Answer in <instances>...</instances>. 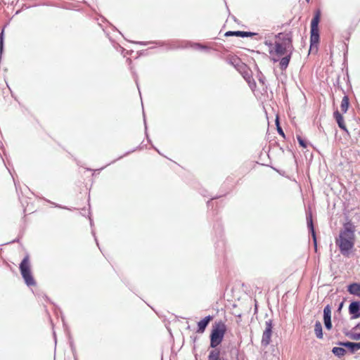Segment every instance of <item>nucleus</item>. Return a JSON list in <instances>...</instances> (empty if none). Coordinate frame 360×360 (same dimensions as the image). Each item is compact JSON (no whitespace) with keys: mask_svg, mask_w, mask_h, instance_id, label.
I'll return each instance as SVG.
<instances>
[{"mask_svg":"<svg viewBox=\"0 0 360 360\" xmlns=\"http://www.w3.org/2000/svg\"><path fill=\"white\" fill-rule=\"evenodd\" d=\"M294 51L293 46H286L275 43L273 50H269L271 61L274 63H278L281 71H285L290 62Z\"/></svg>","mask_w":360,"mask_h":360,"instance_id":"f257e3e1","label":"nucleus"},{"mask_svg":"<svg viewBox=\"0 0 360 360\" xmlns=\"http://www.w3.org/2000/svg\"><path fill=\"white\" fill-rule=\"evenodd\" d=\"M227 330L228 326L221 319L212 323L209 335V349H211L210 350H217L219 352H221L219 346L223 342Z\"/></svg>","mask_w":360,"mask_h":360,"instance_id":"f03ea898","label":"nucleus"},{"mask_svg":"<svg viewBox=\"0 0 360 360\" xmlns=\"http://www.w3.org/2000/svg\"><path fill=\"white\" fill-rule=\"evenodd\" d=\"M355 236L354 228L351 225L345 226L337 239V245L339 246L341 253L348 256L350 250L354 245Z\"/></svg>","mask_w":360,"mask_h":360,"instance_id":"7ed1b4c3","label":"nucleus"},{"mask_svg":"<svg viewBox=\"0 0 360 360\" xmlns=\"http://www.w3.org/2000/svg\"><path fill=\"white\" fill-rule=\"evenodd\" d=\"M213 231L217 239L214 242L215 254L218 257H224L226 253V242L224 238V226L221 220L219 218L214 221Z\"/></svg>","mask_w":360,"mask_h":360,"instance_id":"20e7f679","label":"nucleus"},{"mask_svg":"<svg viewBox=\"0 0 360 360\" xmlns=\"http://www.w3.org/2000/svg\"><path fill=\"white\" fill-rule=\"evenodd\" d=\"M19 270L24 283L27 287L30 288L37 285V281L32 271L30 258L28 253L24 256L19 264Z\"/></svg>","mask_w":360,"mask_h":360,"instance_id":"39448f33","label":"nucleus"},{"mask_svg":"<svg viewBox=\"0 0 360 360\" xmlns=\"http://www.w3.org/2000/svg\"><path fill=\"white\" fill-rule=\"evenodd\" d=\"M169 46L168 49H186L188 47L193 48L196 50L201 51L208 52L210 48L207 46L203 45L199 42H193L189 40H180L176 39L172 40L169 43Z\"/></svg>","mask_w":360,"mask_h":360,"instance_id":"423d86ee","label":"nucleus"},{"mask_svg":"<svg viewBox=\"0 0 360 360\" xmlns=\"http://www.w3.org/2000/svg\"><path fill=\"white\" fill-rule=\"evenodd\" d=\"M307 225L309 229V243L311 245V248L315 250V226L313 223L312 219V209L311 204H309L307 207H305Z\"/></svg>","mask_w":360,"mask_h":360,"instance_id":"0eeeda50","label":"nucleus"},{"mask_svg":"<svg viewBox=\"0 0 360 360\" xmlns=\"http://www.w3.org/2000/svg\"><path fill=\"white\" fill-rule=\"evenodd\" d=\"M274 321L273 319H269L265 322V328L263 330L261 345L262 347H266L271 342V338L274 330Z\"/></svg>","mask_w":360,"mask_h":360,"instance_id":"6e6552de","label":"nucleus"},{"mask_svg":"<svg viewBox=\"0 0 360 360\" xmlns=\"http://www.w3.org/2000/svg\"><path fill=\"white\" fill-rule=\"evenodd\" d=\"M245 81L248 83L250 89L255 91L257 87V83L252 77V73L250 68L246 65V69H242L239 72Z\"/></svg>","mask_w":360,"mask_h":360,"instance_id":"1a4fd4ad","label":"nucleus"},{"mask_svg":"<svg viewBox=\"0 0 360 360\" xmlns=\"http://www.w3.org/2000/svg\"><path fill=\"white\" fill-rule=\"evenodd\" d=\"M276 41L275 43L283 45L293 46L292 44V33L291 31L288 32H279L275 35Z\"/></svg>","mask_w":360,"mask_h":360,"instance_id":"9d476101","label":"nucleus"},{"mask_svg":"<svg viewBox=\"0 0 360 360\" xmlns=\"http://www.w3.org/2000/svg\"><path fill=\"white\" fill-rule=\"evenodd\" d=\"M315 49V10L311 12V18L310 21V39L309 49L310 53H314Z\"/></svg>","mask_w":360,"mask_h":360,"instance_id":"9b49d317","label":"nucleus"},{"mask_svg":"<svg viewBox=\"0 0 360 360\" xmlns=\"http://www.w3.org/2000/svg\"><path fill=\"white\" fill-rule=\"evenodd\" d=\"M224 37H238L241 38L245 37H253L255 36H258L259 33L251 32V31H242V30H229L224 33Z\"/></svg>","mask_w":360,"mask_h":360,"instance_id":"f8f14e48","label":"nucleus"},{"mask_svg":"<svg viewBox=\"0 0 360 360\" xmlns=\"http://www.w3.org/2000/svg\"><path fill=\"white\" fill-rule=\"evenodd\" d=\"M312 323L313 321H311V323L309 326H305L304 329L306 344L308 347L311 348L313 347L315 342V339L313 337V333H315V324L313 325Z\"/></svg>","mask_w":360,"mask_h":360,"instance_id":"ddd939ff","label":"nucleus"},{"mask_svg":"<svg viewBox=\"0 0 360 360\" xmlns=\"http://www.w3.org/2000/svg\"><path fill=\"white\" fill-rule=\"evenodd\" d=\"M214 319L213 315H207L197 322L196 333L202 334L205 333L210 321Z\"/></svg>","mask_w":360,"mask_h":360,"instance_id":"4468645a","label":"nucleus"},{"mask_svg":"<svg viewBox=\"0 0 360 360\" xmlns=\"http://www.w3.org/2000/svg\"><path fill=\"white\" fill-rule=\"evenodd\" d=\"M226 62L233 66L238 72L240 70L246 69V65L243 63L240 59L236 56H229L226 58Z\"/></svg>","mask_w":360,"mask_h":360,"instance_id":"2eb2a0df","label":"nucleus"},{"mask_svg":"<svg viewBox=\"0 0 360 360\" xmlns=\"http://www.w3.org/2000/svg\"><path fill=\"white\" fill-rule=\"evenodd\" d=\"M43 298L47 302H49L50 304H53V310H54V313L56 314V316H60L61 317V321L63 322V327L65 328H68V324L67 323L65 322V316L63 315V312L62 311V309L60 308V307L58 305H57L55 302H53L49 297L46 294H44L43 295Z\"/></svg>","mask_w":360,"mask_h":360,"instance_id":"dca6fc26","label":"nucleus"},{"mask_svg":"<svg viewBox=\"0 0 360 360\" xmlns=\"http://www.w3.org/2000/svg\"><path fill=\"white\" fill-rule=\"evenodd\" d=\"M171 41H130L131 43L139 44L141 46H147L148 44H155L157 46H167V50L168 51V48L169 46V43L171 42Z\"/></svg>","mask_w":360,"mask_h":360,"instance_id":"f3484780","label":"nucleus"},{"mask_svg":"<svg viewBox=\"0 0 360 360\" xmlns=\"http://www.w3.org/2000/svg\"><path fill=\"white\" fill-rule=\"evenodd\" d=\"M349 312L352 315V319H356L360 317V302H352L349 306Z\"/></svg>","mask_w":360,"mask_h":360,"instance_id":"a211bd4d","label":"nucleus"},{"mask_svg":"<svg viewBox=\"0 0 360 360\" xmlns=\"http://www.w3.org/2000/svg\"><path fill=\"white\" fill-rule=\"evenodd\" d=\"M331 309L330 307L328 305L324 308L323 310V319H324V324L327 329L330 330L332 328V323H331Z\"/></svg>","mask_w":360,"mask_h":360,"instance_id":"6ab92c4d","label":"nucleus"},{"mask_svg":"<svg viewBox=\"0 0 360 360\" xmlns=\"http://www.w3.org/2000/svg\"><path fill=\"white\" fill-rule=\"evenodd\" d=\"M144 147H145V148H146V145H143V142H142V143H141L139 146H138L137 147H136V148H133V149H131V150H129V151H127L124 155H120V157H118L117 159H115V160H112L111 162H110V163L107 164L106 165H105V166L102 167L101 168H100V169H98V172H101V170H103L104 168H105L107 166L110 165V164L115 163L117 160L122 159V158H124V156H127V155H129V154H131V153H134V152H135V151H136V150H141V149H143Z\"/></svg>","mask_w":360,"mask_h":360,"instance_id":"aec40b11","label":"nucleus"},{"mask_svg":"<svg viewBox=\"0 0 360 360\" xmlns=\"http://www.w3.org/2000/svg\"><path fill=\"white\" fill-rule=\"evenodd\" d=\"M8 23H6L1 29L0 32V60L2 58V56L4 53L5 47V29L8 26Z\"/></svg>","mask_w":360,"mask_h":360,"instance_id":"412c9836","label":"nucleus"},{"mask_svg":"<svg viewBox=\"0 0 360 360\" xmlns=\"http://www.w3.org/2000/svg\"><path fill=\"white\" fill-rule=\"evenodd\" d=\"M296 138L300 147L302 148L303 150L307 149L309 146L315 149L314 145L311 143H310L304 136H302L300 134H297Z\"/></svg>","mask_w":360,"mask_h":360,"instance_id":"4be33fe9","label":"nucleus"},{"mask_svg":"<svg viewBox=\"0 0 360 360\" xmlns=\"http://www.w3.org/2000/svg\"><path fill=\"white\" fill-rule=\"evenodd\" d=\"M221 352H219L217 350H209L207 360H227L221 356Z\"/></svg>","mask_w":360,"mask_h":360,"instance_id":"5701e85b","label":"nucleus"},{"mask_svg":"<svg viewBox=\"0 0 360 360\" xmlns=\"http://www.w3.org/2000/svg\"><path fill=\"white\" fill-rule=\"evenodd\" d=\"M347 290L350 294L360 297V283H354L349 285Z\"/></svg>","mask_w":360,"mask_h":360,"instance_id":"b1692460","label":"nucleus"},{"mask_svg":"<svg viewBox=\"0 0 360 360\" xmlns=\"http://www.w3.org/2000/svg\"><path fill=\"white\" fill-rule=\"evenodd\" d=\"M341 346H344L347 347L350 349L352 352H354L359 349H360V342H339L338 343Z\"/></svg>","mask_w":360,"mask_h":360,"instance_id":"393cba45","label":"nucleus"},{"mask_svg":"<svg viewBox=\"0 0 360 360\" xmlns=\"http://www.w3.org/2000/svg\"><path fill=\"white\" fill-rule=\"evenodd\" d=\"M142 108H143V105H142ZM143 124H144V134H145V136H146V139L147 140V142L150 144V148H152V144H153V143L152 140L150 139V138L149 136V134H148V126H147L146 117V114H145V112H144L143 109Z\"/></svg>","mask_w":360,"mask_h":360,"instance_id":"a878e982","label":"nucleus"},{"mask_svg":"<svg viewBox=\"0 0 360 360\" xmlns=\"http://www.w3.org/2000/svg\"><path fill=\"white\" fill-rule=\"evenodd\" d=\"M63 328H64L65 331L68 333V338H69V342H70V347L71 352L72 353L73 357H75V355H77V354L76 348H75L73 340L72 338V336H71V334H70V332L69 330V327L68 326V328H65V327H63Z\"/></svg>","mask_w":360,"mask_h":360,"instance_id":"bb28decb","label":"nucleus"},{"mask_svg":"<svg viewBox=\"0 0 360 360\" xmlns=\"http://www.w3.org/2000/svg\"><path fill=\"white\" fill-rule=\"evenodd\" d=\"M256 68H257V78L259 84L266 89L267 86H266V77L264 75V74L262 72V71L259 70V68L257 66V65H256Z\"/></svg>","mask_w":360,"mask_h":360,"instance_id":"cd10ccee","label":"nucleus"},{"mask_svg":"<svg viewBox=\"0 0 360 360\" xmlns=\"http://www.w3.org/2000/svg\"><path fill=\"white\" fill-rule=\"evenodd\" d=\"M42 199L44 201L47 202L48 203H50L51 205H52L54 207H57V208H60V209H63V210H70V211L75 210V207H69L68 206L62 205L60 204L54 202H53V201H51V200H50L49 199L45 198H43Z\"/></svg>","mask_w":360,"mask_h":360,"instance_id":"c85d7f7f","label":"nucleus"},{"mask_svg":"<svg viewBox=\"0 0 360 360\" xmlns=\"http://www.w3.org/2000/svg\"><path fill=\"white\" fill-rule=\"evenodd\" d=\"M227 195V193H225V194H220V195H214V196H211V198L207 201L206 204H207V207L208 209H213L214 208V203H213V200H217V199H219L224 196H226Z\"/></svg>","mask_w":360,"mask_h":360,"instance_id":"c756f323","label":"nucleus"},{"mask_svg":"<svg viewBox=\"0 0 360 360\" xmlns=\"http://www.w3.org/2000/svg\"><path fill=\"white\" fill-rule=\"evenodd\" d=\"M275 124H276V130H277V132L278 134L281 136L283 137V139H286V136H285V134L281 126V124H280V120H279V118L278 117H276L275 119Z\"/></svg>","mask_w":360,"mask_h":360,"instance_id":"7c9ffc66","label":"nucleus"},{"mask_svg":"<svg viewBox=\"0 0 360 360\" xmlns=\"http://www.w3.org/2000/svg\"><path fill=\"white\" fill-rule=\"evenodd\" d=\"M334 115H335V119L337 120V122H338L339 127L340 128L345 129V125L344 124L342 116L340 115V113L339 112H335L334 113Z\"/></svg>","mask_w":360,"mask_h":360,"instance_id":"2f4dec72","label":"nucleus"},{"mask_svg":"<svg viewBox=\"0 0 360 360\" xmlns=\"http://www.w3.org/2000/svg\"><path fill=\"white\" fill-rule=\"evenodd\" d=\"M332 352L335 356H338L339 357L344 356L346 353L345 349L339 347H333Z\"/></svg>","mask_w":360,"mask_h":360,"instance_id":"473e14b6","label":"nucleus"},{"mask_svg":"<svg viewBox=\"0 0 360 360\" xmlns=\"http://www.w3.org/2000/svg\"><path fill=\"white\" fill-rule=\"evenodd\" d=\"M348 107H349V99H348L347 96H344L342 98V100L341 102V105H340L341 110L343 112H346L348 109Z\"/></svg>","mask_w":360,"mask_h":360,"instance_id":"72a5a7b5","label":"nucleus"},{"mask_svg":"<svg viewBox=\"0 0 360 360\" xmlns=\"http://www.w3.org/2000/svg\"><path fill=\"white\" fill-rule=\"evenodd\" d=\"M304 153V156L307 160V164L311 165L313 161V153L309 152V150H306L305 151H303Z\"/></svg>","mask_w":360,"mask_h":360,"instance_id":"f704fd0d","label":"nucleus"},{"mask_svg":"<svg viewBox=\"0 0 360 360\" xmlns=\"http://www.w3.org/2000/svg\"><path fill=\"white\" fill-rule=\"evenodd\" d=\"M316 336L321 338L323 337L322 327L320 323H316Z\"/></svg>","mask_w":360,"mask_h":360,"instance_id":"c9c22d12","label":"nucleus"},{"mask_svg":"<svg viewBox=\"0 0 360 360\" xmlns=\"http://www.w3.org/2000/svg\"><path fill=\"white\" fill-rule=\"evenodd\" d=\"M120 49H121V53L123 55L124 57H126L128 55H131L133 53V51H128L125 49L122 48V46H119Z\"/></svg>","mask_w":360,"mask_h":360,"instance_id":"e433bc0d","label":"nucleus"},{"mask_svg":"<svg viewBox=\"0 0 360 360\" xmlns=\"http://www.w3.org/2000/svg\"><path fill=\"white\" fill-rule=\"evenodd\" d=\"M264 44L269 47V50H273L275 43H273L271 40H265Z\"/></svg>","mask_w":360,"mask_h":360,"instance_id":"4c0bfd02","label":"nucleus"},{"mask_svg":"<svg viewBox=\"0 0 360 360\" xmlns=\"http://www.w3.org/2000/svg\"><path fill=\"white\" fill-rule=\"evenodd\" d=\"M22 237V234H19L18 236V237L15 238V239H13V240L10 241V242H7L6 243H4L3 245L19 243Z\"/></svg>","mask_w":360,"mask_h":360,"instance_id":"58836bf2","label":"nucleus"},{"mask_svg":"<svg viewBox=\"0 0 360 360\" xmlns=\"http://www.w3.org/2000/svg\"><path fill=\"white\" fill-rule=\"evenodd\" d=\"M91 234H92V236H94V240H95V242H96V245L98 246V248H99V250L101 251V248H100L99 243H98V238H97V237H96V232H95V230H94V229H92V230H91Z\"/></svg>","mask_w":360,"mask_h":360,"instance_id":"ea45409f","label":"nucleus"},{"mask_svg":"<svg viewBox=\"0 0 360 360\" xmlns=\"http://www.w3.org/2000/svg\"><path fill=\"white\" fill-rule=\"evenodd\" d=\"M133 76H134V81L136 82V86L138 88L139 94L141 95V91H140L139 84V80H138V76H137V75L136 73H134Z\"/></svg>","mask_w":360,"mask_h":360,"instance_id":"a19ab883","label":"nucleus"},{"mask_svg":"<svg viewBox=\"0 0 360 360\" xmlns=\"http://www.w3.org/2000/svg\"><path fill=\"white\" fill-rule=\"evenodd\" d=\"M266 166H268V165H265ZM269 167H270L271 168H272L274 170H275L276 172H277L278 174H280L282 176H284V174H285V172L283 171V170H279L278 169H276V167L271 166V165H269Z\"/></svg>","mask_w":360,"mask_h":360,"instance_id":"79ce46f5","label":"nucleus"},{"mask_svg":"<svg viewBox=\"0 0 360 360\" xmlns=\"http://www.w3.org/2000/svg\"><path fill=\"white\" fill-rule=\"evenodd\" d=\"M88 217H89V219L90 226H91V230H92V229H93V227H94V222L93 219H92V218H91V213H90V212H89Z\"/></svg>","mask_w":360,"mask_h":360,"instance_id":"37998d69","label":"nucleus"},{"mask_svg":"<svg viewBox=\"0 0 360 360\" xmlns=\"http://www.w3.org/2000/svg\"><path fill=\"white\" fill-rule=\"evenodd\" d=\"M350 338L353 340H360V333H354V334H352Z\"/></svg>","mask_w":360,"mask_h":360,"instance_id":"c03bdc74","label":"nucleus"},{"mask_svg":"<svg viewBox=\"0 0 360 360\" xmlns=\"http://www.w3.org/2000/svg\"><path fill=\"white\" fill-rule=\"evenodd\" d=\"M147 51H148V49H143V50H140V51H137L138 56H143L146 55Z\"/></svg>","mask_w":360,"mask_h":360,"instance_id":"a18cd8bd","label":"nucleus"},{"mask_svg":"<svg viewBox=\"0 0 360 360\" xmlns=\"http://www.w3.org/2000/svg\"><path fill=\"white\" fill-rule=\"evenodd\" d=\"M151 148L153 149L154 150H155L160 155L164 156L163 154L160 152V150L157 147H155L153 144H152Z\"/></svg>","mask_w":360,"mask_h":360,"instance_id":"49530a36","label":"nucleus"},{"mask_svg":"<svg viewBox=\"0 0 360 360\" xmlns=\"http://www.w3.org/2000/svg\"><path fill=\"white\" fill-rule=\"evenodd\" d=\"M270 145H272V146H277V147H278V148H279V149H280V150H282L283 151V148H281V146H280L279 143H278V142H277V141H274L273 143H270Z\"/></svg>","mask_w":360,"mask_h":360,"instance_id":"de8ad7c7","label":"nucleus"},{"mask_svg":"<svg viewBox=\"0 0 360 360\" xmlns=\"http://www.w3.org/2000/svg\"><path fill=\"white\" fill-rule=\"evenodd\" d=\"M103 22H108L110 25V26L112 27L113 30H117V28L115 27V25H112L110 22H109L104 17H103Z\"/></svg>","mask_w":360,"mask_h":360,"instance_id":"09e8293b","label":"nucleus"},{"mask_svg":"<svg viewBox=\"0 0 360 360\" xmlns=\"http://www.w3.org/2000/svg\"><path fill=\"white\" fill-rule=\"evenodd\" d=\"M191 339L193 341V342L195 344V342L198 340V337L196 335L191 336Z\"/></svg>","mask_w":360,"mask_h":360,"instance_id":"8fccbe9b","label":"nucleus"},{"mask_svg":"<svg viewBox=\"0 0 360 360\" xmlns=\"http://www.w3.org/2000/svg\"><path fill=\"white\" fill-rule=\"evenodd\" d=\"M231 18L233 20L234 22H236L238 25L240 24L238 19L235 15H231Z\"/></svg>","mask_w":360,"mask_h":360,"instance_id":"3c124183","label":"nucleus"},{"mask_svg":"<svg viewBox=\"0 0 360 360\" xmlns=\"http://www.w3.org/2000/svg\"><path fill=\"white\" fill-rule=\"evenodd\" d=\"M266 139H267V141H269V142L270 143H271V141H273V139H272V137H271V136H270V134H268V135L266 136Z\"/></svg>","mask_w":360,"mask_h":360,"instance_id":"603ef678","label":"nucleus"},{"mask_svg":"<svg viewBox=\"0 0 360 360\" xmlns=\"http://www.w3.org/2000/svg\"><path fill=\"white\" fill-rule=\"evenodd\" d=\"M53 339L55 341V344L56 345L57 338H56V333L55 330H53Z\"/></svg>","mask_w":360,"mask_h":360,"instance_id":"864d4df0","label":"nucleus"},{"mask_svg":"<svg viewBox=\"0 0 360 360\" xmlns=\"http://www.w3.org/2000/svg\"><path fill=\"white\" fill-rule=\"evenodd\" d=\"M201 195L205 196V197L210 196V195H208V192L207 191H205L204 193H201Z\"/></svg>","mask_w":360,"mask_h":360,"instance_id":"5fc2aeb1","label":"nucleus"},{"mask_svg":"<svg viewBox=\"0 0 360 360\" xmlns=\"http://www.w3.org/2000/svg\"><path fill=\"white\" fill-rule=\"evenodd\" d=\"M75 161H76V163H77V165L78 166H80V167H82V165H81V162H80V161L77 160L76 159H75Z\"/></svg>","mask_w":360,"mask_h":360,"instance_id":"6e6d98bb","label":"nucleus"},{"mask_svg":"<svg viewBox=\"0 0 360 360\" xmlns=\"http://www.w3.org/2000/svg\"><path fill=\"white\" fill-rule=\"evenodd\" d=\"M9 172H10V174H11V176H12V177H13V181H15V179H14V177H13V174H12L11 172V171H9ZM14 184H15V187L17 188V184L15 183V181H14Z\"/></svg>","mask_w":360,"mask_h":360,"instance_id":"4d7b16f0","label":"nucleus"},{"mask_svg":"<svg viewBox=\"0 0 360 360\" xmlns=\"http://www.w3.org/2000/svg\"><path fill=\"white\" fill-rule=\"evenodd\" d=\"M312 124L315 125V117L312 119Z\"/></svg>","mask_w":360,"mask_h":360,"instance_id":"13d9d810","label":"nucleus"},{"mask_svg":"<svg viewBox=\"0 0 360 360\" xmlns=\"http://www.w3.org/2000/svg\"><path fill=\"white\" fill-rule=\"evenodd\" d=\"M73 358H74V360H78L77 355L75 354V357H73Z\"/></svg>","mask_w":360,"mask_h":360,"instance_id":"bf43d9fd","label":"nucleus"},{"mask_svg":"<svg viewBox=\"0 0 360 360\" xmlns=\"http://www.w3.org/2000/svg\"><path fill=\"white\" fill-rule=\"evenodd\" d=\"M86 169L87 171H93V169H91V168H86Z\"/></svg>","mask_w":360,"mask_h":360,"instance_id":"052dcab7","label":"nucleus"},{"mask_svg":"<svg viewBox=\"0 0 360 360\" xmlns=\"http://www.w3.org/2000/svg\"><path fill=\"white\" fill-rule=\"evenodd\" d=\"M316 24H317L318 23V14L317 13H316Z\"/></svg>","mask_w":360,"mask_h":360,"instance_id":"680f3d73","label":"nucleus"},{"mask_svg":"<svg viewBox=\"0 0 360 360\" xmlns=\"http://www.w3.org/2000/svg\"><path fill=\"white\" fill-rule=\"evenodd\" d=\"M305 1L308 4L310 2V0H305Z\"/></svg>","mask_w":360,"mask_h":360,"instance_id":"e2e57ef3","label":"nucleus"},{"mask_svg":"<svg viewBox=\"0 0 360 360\" xmlns=\"http://www.w3.org/2000/svg\"><path fill=\"white\" fill-rule=\"evenodd\" d=\"M359 325H360V324H358V325L355 327V328H359Z\"/></svg>","mask_w":360,"mask_h":360,"instance_id":"0e129e2a","label":"nucleus"},{"mask_svg":"<svg viewBox=\"0 0 360 360\" xmlns=\"http://www.w3.org/2000/svg\"><path fill=\"white\" fill-rule=\"evenodd\" d=\"M226 9L228 10L229 13H230V11L229 9V7L226 6Z\"/></svg>","mask_w":360,"mask_h":360,"instance_id":"69168bd1","label":"nucleus"},{"mask_svg":"<svg viewBox=\"0 0 360 360\" xmlns=\"http://www.w3.org/2000/svg\"><path fill=\"white\" fill-rule=\"evenodd\" d=\"M12 96L14 98V100L18 101L17 98L15 97H14L13 94H12Z\"/></svg>","mask_w":360,"mask_h":360,"instance_id":"338daca9","label":"nucleus"},{"mask_svg":"<svg viewBox=\"0 0 360 360\" xmlns=\"http://www.w3.org/2000/svg\"><path fill=\"white\" fill-rule=\"evenodd\" d=\"M195 348H196V347H195V345H193V350H195Z\"/></svg>","mask_w":360,"mask_h":360,"instance_id":"774afa93","label":"nucleus"}]
</instances>
